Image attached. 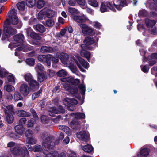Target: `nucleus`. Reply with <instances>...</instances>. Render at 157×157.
Returning <instances> with one entry per match:
<instances>
[{
	"instance_id": "052dcab7",
	"label": "nucleus",
	"mask_w": 157,
	"mask_h": 157,
	"mask_svg": "<svg viewBox=\"0 0 157 157\" xmlns=\"http://www.w3.org/2000/svg\"><path fill=\"white\" fill-rule=\"evenodd\" d=\"M41 122L44 124L48 123L49 121L48 117L45 115H43L41 117Z\"/></svg>"
},
{
	"instance_id": "a878e982",
	"label": "nucleus",
	"mask_w": 157,
	"mask_h": 157,
	"mask_svg": "<svg viewBox=\"0 0 157 157\" xmlns=\"http://www.w3.org/2000/svg\"><path fill=\"white\" fill-rule=\"evenodd\" d=\"M34 29L37 31L42 33L46 31V29L44 25L40 24H37L34 26Z\"/></svg>"
},
{
	"instance_id": "a18cd8bd",
	"label": "nucleus",
	"mask_w": 157,
	"mask_h": 157,
	"mask_svg": "<svg viewBox=\"0 0 157 157\" xmlns=\"http://www.w3.org/2000/svg\"><path fill=\"white\" fill-rule=\"evenodd\" d=\"M45 78V75L43 73H38V80L40 82H42Z\"/></svg>"
},
{
	"instance_id": "09e8293b",
	"label": "nucleus",
	"mask_w": 157,
	"mask_h": 157,
	"mask_svg": "<svg viewBox=\"0 0 157 157\" xmlns=\"http://www.w3.org/2000/svg\"><path fill=\"white\" fill-rule=\"evenodd\" d=\"M26 140L28 142V144H35L36 142V139L32 137L27 138Z\"/></svg>"
},
{
	"instance_id": "412c9836",
	"label": "nucleus",
	"mask_w": 157,
	"mask_h": 157,
	"mask_svg": "<svg viewBox=\"0 0 157 157\" xmlns=\"http://www.w3.org/2000/svg\"><path fill=\"white\" fill-rule=\"evenodd\" d=\"M81 122L76 119H74L71 122L70 125L73 129L77 130L80 128Z\"/></svg>"
},
{
	"instance_id": "338daca9",
	"label": "nucleus",
	"mask_w": 157,
	"mask_h": 157,
	"mask_svg": "<svg viewBox=\"0 0 157 157\" xmlns=\"http://www.w3.org/2000/svg\"><path fill=\"white\" fill-rule=\"evenodd\" d=\"M83 9H86V11L89 13L93 15L94 13V10L88 7H82Z\"/></svg>"
},
{
	"instance_id": "680f3d73",
	"label": "nucleus",
	"mask_w": 157,
	"mask_h": 157,
	"mask_svg": "<svg viewBox=\"0 0 157 157\" xmlns=\"http://www.w3.org/2000/svg\"><path fill=\"white\" fill-rule=\"evenodd\" d=\"M77 4H78L82 8L85 6L86 1L85 0H76Z\"/></svg>"
},
{
	"instance_id": "0e129e2a",
	"label": "nucleus",
	"mask_w": 157,
	"mask_h": 157,
	"mask_svg": "<svg viewBox=\"0 0 157 157\" xmlns=\"http://www.w3.org/2000/svg\"><path fill=\"white\" fill-rule=\"evenodd\" d=\"M153 59L149 57L148 56V60L149 61V64L151 66H152L155 64L156 63V61L155 59L153 60Z\"/></svg>"
},
{
	"instance_id": "3c124183",
	"label": "nucleus",
	"mask_w": 157,
	"mask_h": 157,
	"mask_svg": "<svg viewBox=\"0 0 157 157\" xmlns=\"http://www.w3.org/2000/svg\"><path fill=\"white\" fill-rule=\"evenodd\" d=\"M8 74V72L6 69L2 68L0 70V76L1 77H5Z\"/></svg>"
},
{
	"instance_id": "6ab92c4d",
	"label": "nucleus",
	"mask_w": 157,
	"mask_h": 157,
	"mask_svg": "<svg viewBox=\"0 0 157 157\" xmlns=\"http://www.w3.org/2000/svg\"><path fill=\"white\" fill-rule=\"evenodd\" d=\"M27 33L28 34L30 33V36L31 38L38 40H40L41 37L39 34L33 31H32L31 29L29 27L27 29Z\"/></svg>"
},
{
	"instance_id": "f03ea898",
	"label": "nucleus",
	"mask_w": 157,
	"mask_h": 157,
	"mask_svg": "<svg viewBox=\"0 0 157 157\" xmlns=\"http://www.w3.org/2000/svg\"><path fill=\"white\" fill-rule=\"evenodd\" d=\"M11 153L14 155L21 157H29V152L26 147L23 145L18 144L11 149Z\"/></svg>"
},
{
	"instance_id": "ddd939ff",
	"label": "nucleus",
	"mask_w": 157,
	"mask_h": 157,
	"mask_svg": "<svg viewBox=\"0 0 157 157\" xmlns=\"http://www.w3.org/2000/svg\"><path fill=\"white\" fill-rule=\"evenodd\" d=\"M49 111L51 113L49 114V115L51 116H54L53 113L57 114L59 113H63L65 112V110L63 108L61 105H59L58 106L57 108L55 107H51L49 109Z\"/></svg>"
},
{
	"instance_id": "f257e3e1",
	"label": "nucleus",
	"mask_w": 157,
	"mask_h": 157,
	"mask_svg": "<svg viewBox=\"0 0 157 157\" xmlns=\"http://www.w3.org/2000/svg\"><path fill=\"white\" fill-rule=\"evenodd\" d=\"M40 136L43 140L42 145L47 151L53 149L55 144L53 136L47 134L46 132H43L40 134Z\"/></svg>"
},
{
	"instance_id": "8fccbe9b",
	"label": "nucleus",
	"mask_w": 157,
	"mask_h": 157,
	"mask_svg": "<svg viewBox=\"0 0 157 157\" xmlns=\"http://www.w3.org/2000/svg\"><path fill=\"white\" fill-rule=\"evenodd\" d=\"M42 92V90L40 89L39 91L34 93L32 96V98L33 100H35L36 98H38Z\"/></svg>"
},
{
	"instance_id": "bf43d9fd",
	"label": "nucleus",
	"mask_w": 157,
	"mask_h": 157,
	"mask_svg": "<svg viewBox=\"0 0 157 157\" xmlns=\"http://www.w3.org/2000/svg\"><path fill=\"white\" fill-rule=\"evenodd\" d=\"M78 87L81 90V95H84L86 90L85 85L83 84H80L78 86Z\"/></svg>"
},
{
	"instance_id": "ea45409f",
	"label": "nucleus",
	"mask_w": 157,
	"mask_h": 157,
	"mask_svg": "<svg viewBox=\"0 0 157 157\" xmlns=\"http://www.w3.org/2000/svg\"><path fill=\"white\" fill-rule=\"evenodd\" d=\"M36 3V0H26V3L27 6L29 7H32L34 6Z\"/></svg>"
},
{
	"instance_id": "49530a36",
	"label": "nucleus",
	"mask_w": 157,
	"mask_h": 157,
	"mask_svg": "<svg viewBox=\"0 0 157 157\" xmlns=\"http://www.w3.org/2000/svg\"><path fill=\"white\" fill-rule=\"evenodd\" d=\"M45 4L44 1L43 0H39L37 2V7L38 9H41L43 7Z\"/></svg>"
},
{
	"instance_id": "864d4df0",
	"label": "nucleus",
	"mask_w": 157,
	"mask_h": 157,
	"mask_svg": "<svg viewBox=\"0 0 157 157\" xmlns=\"http://www.w3.org/2000/svg\"><path fill=\"white\" fill-rule=\"evenodd\" d=\"M35 68L37 71L38 70L40 71H42L44 69V67L40 63H37V64L36 65Z\"/></svg>"
},
{
	"instance_id": "c85d7f7f",
	"label": "nucleus",
	"mask_w": 157,
	"mask_h": 157,
	"mask_svg": "<svg viewBox=\"0 0 157 157\" xmlns=\"http://www.w3.org/2000/svg\"><path fill=\"white\" fill-rule=\"evenodd\" d=\"M41 52L44 53L52 52L53 51V48L49 46H43L40 49Z\"/></svg>"
},
{
	"instance_id": "4be33fe9",
	"label": "nucleus",
	"mask_w": 157,
	"mask_h": 157,
	"mask_svg": "<svg viewBox=\"0 0 157 157\" xmlns=\"http://www.w3.org/2000/svg\"><path fill=\"white\" fill-rule=\"evenodd\" d=\"M59 58L62 63L64 64H68V60L69 59V56L67 53H62L59 56Z\"/></svg>"
},
{
	"instance_id": "2f4dec72",
	"label": "nucleus",
	"mask_w": 157,
	"mask_h": 157,
	"mask_svg": "<svg viewBox=\"0 0 157 157\" xmlns=\"http://www.w3.org/2000/svg\"><path fill=\"white\" fill-rule=\"evenodd\" d=\"M82 149L85 152L89 153L93 151V148L91 145L87 144L83 146Z\"/></svg>"
},
{
	"instance_id": "13d9d810",
	"label": "nucleus",
	"mask_w": 157,
	"mask_h": 157,
	"mask_svg": "<svg viewBox=\"0 0 157 157\" xmlns=\"http://www.w3.org/2000/svg\"><path fill=\"white\" fill-rule=\"evenodd\" d=\"M68 11L72 14H77L78 12V10L77 9L72 7H69Z\"/></svg>"
},
{
	"instance_id": "5fc2aeb1",
	"label": "nucleus",
	"mask_w": 157,
	"mask_h": 157,
	"mask_svg": "<svg viewBox=\"0 0 157 157\" xmlns=\"http://www.w3.org/2000/svg\"><path fill=\"white\" fill-rule=\"evenodd\" d=\"M59 129L62 130L66 132L67 134L69 133V128L68 127L64 125H60L59 126Z\"/></svg>"
},
{
	"instance_id": "a211bd4d",
	"label": "nucleus",
	"mask_w": 157,
	"mask_h": 157,
	"mask_svg": "<svg viewBox=\"0 0 157 157\" xmlns=\"http://www.w3.org/2000/svg\"><path fill=\"white\" fill-rule=\"evenodd\" d=\"M20 91L24 96H27L29 93V87L27 84H22L20 88Z\"/></svg>"
},
{
	"instance_id": "2eb2a0df",
	"label": "nucleus",
	"mask_w": 157,
	"mask_h": 157,
	"mask_svg": "<svg viewBox=\"0 0 157 157\" xmlns=\"http://www.w3.org/2000/svg\"><path fill=\"white\" fill-rule=\"evenodd\" d=\"M77 137L80 140L87 142L89 139V136L85 131H82L77 134Z\"/></svg>"
},
{
	"instance_id": "c756f323",
	"label": "nucleus",
	"mask_w": 157,
	"mask_h": 157,
	"mask_svg": "<svg viewBox=\"0 0 157 157\" xmlns=\"http://www.w3.org/2000/svg\"><path fill=\"white\" fill-rule=\"evenodd\" d=\"M80 54L83 57H86L87 60L90 62V53L86 50H81L80 51Z\"/></svg>"
},
{
	"instance_id": "7ed1b4c3",
	"label": "nucleus",
	"mask_w": 157,
	"mask_h": 157,
	"mask_svg": "<svg viewBox=\"0 0 157 157\" xmlns=\"http://www.w3.org/2000/svg\"><path fill=\"white\" fill-rule=\"evenodd\" d=\"M17 33L16 30L10 25L5 24L3 30L1 39L2 40H8L9 39Z\"/></svg>"
},
{
	"instance_id": "6e6d98bb",
	"label": "nucleus",
	"mask_w": 157,
	"mask_h": 157,
	"mask_svg": "<svg viewBox=\"0 0 157 157\" xmlns=\"http://www.w3.org/2000/svg\"><path fill=\"white\" fill-rule=\"evenodd\" d=\"M141 68L142 71L145 73H147L149 71V68L148 65L147 64L144 66L141 65Z\"/></svg>"
},
{
	"instance_id": "393cba45",
	"label": "nucleus",
	"mask_w": 157,
	"mask_h": 157,
	"mask_svg": "<svg viewBox=\"0 0 157 157\" xmlns=\"http://www.w3.org/2000/svg\"><path fill=\"white\" fill-rule=\"evenodd\" d=\"M149 151L147 148H141L140 150V154L137 155L138 157H147L149 155Z\"/></svg>"
},
{
	"instance_id": "20e7f679",
	"label": "nucleus",
	"mask_w": 157,
	"mask_h": 157,
	"mask_svg": "<svg viewBox=\"0 0 157 157\" xmlns=\"http://www.w3.org/2000/svg\"><path fill=\"white\" fill-rule=\"evenodd\" d=\"M8 14L9 19H6L5 22V24L10 25L11 24L16 25L19 24V25L18 28H20L22 26V24L21 23H19V19L18 17L17 16V13L15 12V9L12 10L8 12Z\"/></svg>"
},
{
	"instance_id": "4c0bfd02",
	"label": "nucleus",
	"mask_w": 157,
	"mask_h": 157,
	"mask_svg": "<svg viewBox=\"0 0 157 157\" xmlns=\"http://www.w3.org/2000/svg\"><path fill=\"white\" fill-rule=\"evenodd\" d=\"M88 3L90 5L94 7H97L98 6V2L96 0H88Z\"/></svg>"
},
{
	"instance_id": "de8ad7c7",
	"label": "nucleus",
	"mask_w": 157,
	"mask_h": 157,
	"mask_svg": "<svg viewBox=\"0 0 157 157\" xmlns=\"http://www.w3.org/2000/svg\"><path fill=\"white\" fill-rule=\"evenodd\" d=\"M8 81L12 84H15V77L13 75H10L7 77Z\"/></svg>"
},
{
	"instance_id": "b1692460",
	"label": "nucleus",
	"mask_w": 157,
	"mask_h": 157,
	"mask_svg": "<svg viewBox=\"0 0 157 157\" xmlns=\"http://www.w3.org/2000/svg\"><path fill=\"white\" fill-rule=\"evenodd\" d=\"M19 46L16 48V50L18 51H23L24 52H26L25 51V49H28L29 50H31L32 49L33 47L31 46H28L25 43H22L18 45Z\"/></svg>"
},
{
	"instance_id": "e2e57ef3",
	"label": "nucleus",
	"mask_w": 157,
	"mask_h": 157,
	"mask_svg": "<svg viewBox=\"0 0 157 157\" xmlns=\"http://www.w3.org/2000/svg\"><path fill=\"white\" fill-rule=\"evenodd\" d=\"M33 134V132L31 130L28 129L26 131L25 136L27 137V138L32 137Z\"/></svg>"
},
{
	"instance_id": "dca6fc26",
	"label": "nucleus",
	"mask_w": 157,
	"mask_h": 157,
	"mask_svg": "<svg viewBox=\"0 0 157 157\" xmlns=\"http://www.w3.org/2000/svg\"><path fill=\"white\" fill-rule=\"evenodd\" d=\"M113 5L118 10H120L123 7L127 6L126 0H116V3Z\"/></svg>"
},
{
	"instance_id": "7c9ffc66",
	"label": "nucleus",
	"mask_w": 157,
	"mask_h": 157,
	"mask_svg": "<svg viewBox=\"0 0 157 157\" xmlns=\"http://www.w3.org/2000/svg\"><path fill=\"white\" fill-rule=\"evenodd\" d=\"M15 130L16 132L20 135H21L23 132L24 128L23 125L19 124L15 127Z\"/></svg>"
},
{
	"instance_id": "774afa93",
	"label": "nucleus",
	"mask_w": 157,
	"mask_h": 157,
	"mask_svg": "<svg viewBox=\"0 0 157 157\" xmlns=\"http://www.w3.org/2000/svg\"><path fill=\"white\" fill-rule=\"evenodd\" d=\"M30 112H31L33 116L35 119L36 120H37L38 119V117L36 114V111L34 109H31L30 110Z\"/></svg>"
},
{
	"instance_id": "5701e85b",
	"label": "nucleus",
	"mask_w": 157,
	"mask_h": 157,
	"mask_svg": "<svg viewBox=\"0 0 157 157\" xmlns=\"http://www.w3.org/2000/svg\"><path fill=\"white\" fill-rule=\"evenodd\" d=\"M30 88L33 91H35L39 88V82L36 80H32L29 84Z\"/></svg>"
},
{
	"instance_id": "0eeeda50",
	"label": "nucleus",
	"mask_w": 157,
	"mask_h": 157,
	"mask_svg": "<svg viewBox=\"0 0 157 157\" xmlns=\"http://www.w3.org/2000/svg\"><path fill=\"white\" fill-rule=\"evenodd\" d=\"M14 42H11L9 45L8 47L11 49L17 47L24 42V37L21 34H18L13 37Z\"/></svg>"
},
{
	"instance_id": "79ce46f5",
	"label": "nucleus",
	"mask_w": 157,
	"mask_h": 157,
	"mask_svg": "<svg viewBox=\"0 0 157 157\" xmlns=\"http://www.w3.org/2000/svg\"><path fill=\"white\" fill-rule=\"evenodd\" d=\"M25 61L27 64L30 66H33L34 65L35 59L33 58H27Z\"/></svg>"
},
{
	"instance_id": "c9c22d12",
	"label": "nucleus",
	"mask_w": 157,
	"mask_h": 157,
	"mask_svg": "<svg viewBox=\"0 0 157 157\" xmlns=\"http://www.w3.org/2000/svg\"><path fill=\"white\" fill-rule=\"evenodd\" d=\"M84 43L88 45H91L94 43V40L93 38L86 37L85 38Z\"/></svg>"
},
{
	"instance_id": "bb28decb",
	"label": "nucleus",
	"mask_w": 157,
	"mask_h": 157,
	"mask_svg": "<svg viewBox=\"0 0 157 157\" xmlns=\"http://www.w3.org/2000/svg\"><path fill=\"white\" fill-rule=\"evenodd\" d=\"M71 115L74 117V119L77 120L79 119H83L85 117V114L81 113H72L71 114Z\"/></svg>"
},
{
	"instance_id": "e433bc0d",
	"label": "nucleus",
	"mask_w": 157,
	"mask_h": 157,
	"mask_svg": "<svg viewBox=\"0 0 157 157\" xmlns=\"http://www.w3.org/2000/svg\"><path fill=\"white\" fill-rule=\"evenodd\" d=\"M17 6L19 10L23 11L25 9V2L24 1L21 2L17 3Z\"/></svg>"
},
{
	"instance_id": "9d476101",
	"label": "nucleus",
	"mask_w": 157,
	"mask_h": 157,
	"mask_svg": "<svg viewBox=\"0 0 157 157\" xmlns=\"http://www.w3.org/2000/svg\"><path fill=\"white\" fill-rule=\"evenodd\" d=\"M109 9H110L113 11H116L115 9L114 8L113 4L111 3L106 2L101 3L100 7V10L101 12L108 11Z\"/></svg>"
},
{
	"instance_id": "cd10ccee",
	"label": "nucleus",
	"mask_w": 157,
	"mask_h": 157,
	"mask_svg": "<svg viewBox=\"0 0 157 157\" xmlns=\"http://www.w3.org/2000/svg\"><path fill=\"white\" fill-rule=\"evenodd\" d=\"M31 113L23 110H20L18 111L17 115L20 117H28L31 116Z\"/></svg>"
},
{
	"instance_id": "37998d69",
	"label": "nucleus",
	"mask_w": 157,
	"mask_h": 157,
	"mask_svg": "<svg viewBox=\"0 0 157 157\" xmlns=\"http://www.w3.org/2000/svg\"><path fill=\"white\" fill-rule=\"evenodd\" d=\"M4 89L6 90L9 92H10L15 90V88L14 86L10 85H7L5 86Z\"/></svg>"
},
{
	"instance_id": "aec40b11",
	"label": "nucleus",
	"mask_w": 157,
	"mask_h": 157,
	"mask_svg": "<svg viewBox=\"0 0 157 157\" xmlns=\"http://www.w3.org/2000/svg\"><path fill=\"white\" fill-rule=\"evenodd\" d=\"M63 86L66 90L69 91L71 94H76L78 93V89L76 87L73 86L71 87L69 85L67 84H64Z\"/></svg>"
},
{
	"instance_id": "39448f33",
	"label": "nucleus",
	"mask_w": 157,
	"mask_h": 157,
	"mask_svg": "<svg viewBox=\"0 0 157 157\" xmlns=\"http://www.w3.org/2000/svg\"><path fill=\"white\" fill-rule=\"evenodd\" d=\"M2 108L5 114L7 122L9 124L12 123L14 120L13 114L15 113L13 106L10 105L6 106V108L2 107Z\"/></svg>"
},
{
	"instance_id": "58836bf2",
	"label": "nucleus",
	"mask_w": 157,
	"mask_h": 157,
	"mask_svg": "<svg viewBox=\"0 0 157 157\" xmlns=\"http://www.w3.org/2000/svg\"><path fill=\"white\" fill-rule=\"evenodd\" d=\"M46 157H58L59 154L57 151H51L46 155Z\"/></svg>"
},
{
	"instance_id": "c03bdc74",
	"label": "nucleus",
	"mask_w": 157,
	"mask_h": 157,
	"mask_svg": "<svg viewBox=\"0 0 157 157\" xmlns=\"http://www.w3.org/2000/svg\"><path fill=\"white\" fill-rule=\"evenodd\" d=\"M138 15L140 17H145L147 15V13L145 10L142 9L139 11Z\"/></svg>"
},
{
	"instance_id": "6e6552de",
	"label": "nucleus",
	"mask_w": 157,
	"mask_h": 157,
	"mask_svg": "<svg viewBox=\"0 0 157 157\" xmlns=\"http://www.w3.org/2000/svg\"><path fill=\"white\" fill-rule=\"evenodd\" d=\"M63 103L67 106V109L68 110L73 111L76 109L75 105L78 103V101L74 99L66 98L64 99Z\"/></svg>"
},
{
	"instance_id": "f3484780",
	"label": "nucleus",
	"mask_w": 157,
	"mask_h": 157,
	"mask_svg": "<svg viewBox=\"0 0 157 157\" xmlns=\"http://www.w3.org/2000/svg\"><path fill=\"white\" fill-rule=\"evenodd\" d=\"M73 19L75 21L78 23L85 22L87 20L86 16L84 15H75L73 16Z\"/></svg>"
},
{
	"instance_id": "f8f14e48",
	"label": "nucleus",
	"mask_w": 157,
	"mask_h": 157,
	"mask_svg": "<svg viewBox=\"0 0 157 157\" xmlns=\"http://www.w3.org/2000/svg\"><path fill=\"white\" fill-rule=\"evenodd\" d=\"M145 23L147 28H150L151 31L153 33L157 32L155 24L156 21L155 20H151L148 18L145 19Z\"/></svg>"
},
{
	"instance_id": "423d86ee",
	"label": "nucleus",
	"mask_w": 157,
	"mask_h": 157,
	"mask_svg": "<svg viewBox=\"0 0 157 157\" xmlns=\"http://www.w3.org/2000/svg\"><path fill=\"white\" fill-rule=\"evenodd\" d=\"M55 13V12L51 9L45 8L39 13L38 18L40 19H43L45 16L48 18H52L54 17Z\"/></svg>"
},
{
	"instance_id": "4d7b16f0",
	"label": "nucleus",
	"mask_w": 157,
	"mask_h": 157,
	"mask_svg": "<svg viewBox=\"0 0 157 157\" xmlns=\"http://www.w3.org/2000/svg\"><path fill=\"white\" fill-rule=\"evenodd\" d=\"M42 150V147L41 145H36L33 147V151L34 152H39Z\"/></svg>"
},
{
	"instance_id": "9b49d317",
	"label": "nucleus",
	"mask_w": 157,
	"mask_h": 157,
	"mask_svg": "<svg viewBox=\"0 0 157 157\" xmlns=\"http://www.w3.org/2000/svg\"><path fill=\"white\" fill-rule=\"evenodd\" d=\"M81 28L82 33L84 34L88 35L90 36H93L94 34L93 29L87 25L81 24L80 25Z\"/></svg>"
},
{
	"instance_id": "f704fd0d",
	"label": "nucleus",
	"mask_w": 157,
	"mask_h": 157,
	"mask_svg": "<svg viewBox=\"0 0 157 157\" xmlns=\"http://www.w3.org/2000/svg\"><path fill=\"white\" fill-rule=\"evenodd\" d=\"M67 74V72L64 69H61L59 70L57 73V75L59 77H64Z\"/></svg>"
},
{
	"instance_id": "473e14b6",
	"label": "nucleus",
	"mask_w": 157,
	"mask_h": 157,
	"mask_svg": "<svg viewBox=\"0 0 157 157\" xmlns=\"http://www.w3.org/2000/svg\"><path fill=\"white\" fill-rule=\"evenodd\" d=\"M49 56H50L40 55L38 56L37 59L39 61L42 62L43 63H44L47 59Z\"/></svg>"
},
{
	"instance_id": "1a4fd4ad",
	"label": "nucleus",
	"mask_w": 157,
	"mask_h": 157,
	"mask_svg": "<svg viewBox=\"0 0 157 157\" xmlns=\"http://www.w3.org/2000/svg\"><path fill=\"white\" fill-rule=\"evenodd\" d=\"M74 60L80 71L82 72L86 71L83 68L87 69L89 67V63L81 57H78L77 59H75Z\"/></svg>"
},
{
	"instance_id": "69168bd1",
	"label": "nucleus",
	"mask_w": 157,
	"mask_h": 157,
	"mask_svg": "<svg viewBox=\"0 0 157 157\" xmlns=\"http://www.w3.org/2000/svg\"><path fill=\"white\" fill-rule=\"evenodd\" d=\"M86 43H84V44H82L81 45V47L82 48V50H86L87 49H89L90 50H91L92 49V48H91L90 47H89Z\"/></svg>"
},
{
	"instance_id": "603ef678",
	"label": "nucleus",
	"mask_w": 157,
	"mask_h": 157,
	"mask_svg": "<svg viewBox=\"0 0 157 157\" xmlns=\"http://www.w3.org/2000/svg\"><path fill=\"white\" fill-rule=\"evenodd\" d=\"M54 24L53 20L52 19H48L46 21V25L48 27H51Z\"/></svg>"
},
{
	"instance_id": "a19ab883",
	"label": "nucleus",
	"mask_w": 157,
	"mask_h": 157,
	"mask_svg": "<svg viewBox=\"0 0 157 157\" xmlns=\"http://www.w3.org/2000/svg\"><path fill=\"white\" fill-rule=\"evenodd\" d=\"M25 78L26 81L29 84L32 80H34L32 76L30 73H27L25 75Z\"/></svg>"
},
{
	"instance_id": "4468645a",
	"label": "nucleus",
	"mask_w": 157,
	"mask_h": 157,
	"mask_svg": "<svg viewBox=\"0 0 157 157\" xmlns=\"http://www.w3.org/2000/svg\"><path fill=\"white\" fill-rule=\"evenodd\" d=\"M61 80L62 82H67L71 85L75 86L77 85L80 82L79 79H74L71 77L62 78Z\"/></svg>"
},
{
	"instance_id": "72a5a7b5",
	"label": "nucleus",
	"mask_w": 157,
	"mask_h": 157,
	"mask_svg": "<svg viewBox=\"0 0 157 157\" xmlns=\"http://www.w3.org/2000/svg\"><path fill=\"white\" fill-rule=\"evenodd\" d=\"M14 100L15 101L22 100L23 98L20 92L16 91L14 93Z\"/></svg>"
}]
</instances>
